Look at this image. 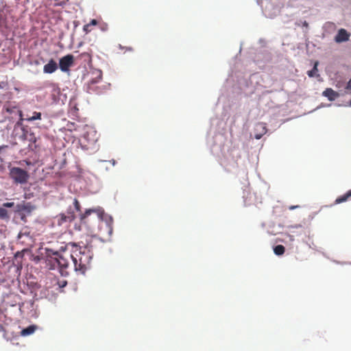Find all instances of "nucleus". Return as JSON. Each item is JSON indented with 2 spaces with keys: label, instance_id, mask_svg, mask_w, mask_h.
Here are the masks:
<instances>
[{
  "label": "nucleus",
  "instance_id": "nucleus-26",
  "mask_svg": "<svg viewBox=\"0 0 351 351\" xmlns=\"http://www.w3.org/2000/svg\"><path fill=\"white\" fill-rule=\"evenodd\" d=\"M94 210H90V208H86L84 213H80L79 214V217L81 223H85V219L89 217L92 213H93Z\"/></svg>",
  "mask_w": 351,
  "mask_h": 351
},
{
  "label": "nucleus",
  "instance_id": "nucleus-15",
  "mask_svg": "<svg viewBox=\"0 0 351 351\" xmlns=\"http://www.w3.org/2000/svg\"><path fill=\"white\" fill-rule=\"evenodd\" d=\"M31 293L33 295L32 297L34 300L38 301L43 298H48V295L50 294V291L48 289H45L40 290L39 293L36 291H31Z\"/></svg>",
  "mask_w": 351,
  "mask_h": 351
},
{
  "label": "nucleus",
  "instance_id": "nucleus-38",
  "mask_svg": "<svg viewBox=\"0 0 351 351\" xmlns=\"http://www.w3.org/2000/svg\"><path fill=\"white\" fill-rule=\"evenodd\" d=\"M332 103H328V104H326V103H321L318 106H317L315 109H313V110L310 111L308 113H311V112H313L319 109H321V108H329L330 106H332Z\"/></svg>",
  "mask_w": 351,
  "mask_h": 351
},
{
  "label": "nucleus",
  "instance_id": "nucleus-21",
  "mask_svg": "<svg viewBox=\"0 0 351 351\" xmlns=\"http://www.w3.org/2000/svg\"><path fill=\"white\" fill-rule=\"evenodd\" d=\"M36 302H37V301L34 300V298L32 297V299L29 300V301H27V302H23V303H19V307L20 311L21 312V307L23 306H24L25 304H27L26 308L28 310H30V309H32V308L34 309L36 308H38V305L35 304Z\"/></svg>",
  "mask_w": 351,
  "mask_h": 351
},
{
  "label": "nucleus",
  "instance_id": "nucleus-57",
  "mask_svg": "<svg viewBox=\"0 0 351 351\" xmlns=\"http://www.w3.org/2000/svg\"><path fill=\"white\" fill-rule=\"evenodd\" d=\"M45 66H58L57 63L55 60L51 59L47 64H46Z\"/></svg>",
  "mask_w": 351,
  "mask_h": 351
},
{
  "label": "nucleus",
  "instance_id": "nucleus-17",
  "mask_svg": "<svg viewBox=\"0 0 351 351\" xmlns=\"http://www.w3.org/2000/svg\"><path fill=\"white\" fill-rule=\"evenodd\" d=\"M53 261L57 264L58 267L61 269H66L69 266V263L66 258L62 255L61 256H58V258H53Z\"/></svg>",
  "mask_w": 351,
  "mask_h": 351
},
{
  "label": "nucleus",
  "instance_id": "nucleus-10",
  "mask_svg": "<svg viewBox=\"0 0 351 351\" xmlns=\"http://www.w3.org/2000/svg\"><path fill=\"white\" fill-rule=\"evenodd\" d=\"M19 128L21 134L19 136V139L23 143H26V139L29 136V134L32 133V130L28 126L23 124V119L17 121L14 125V130Z\"/></svg>",
  "mask_w": 351,
  "mask_h": 351
},
{
  "label": "nucleus",
  "instance_id": "nucleus-7",
  "mask_svg": "<svg viewBox=\"0 0 351 351\" xmlns=\"http://www.w3.org/2000/svg\"><path fill=\"white\" fill-rule=\"evenodd\" d=\"M271 133L270 130L267 128L266 123L263 122L256 123L254 128L253 133H251L250 136L254 137L256 140L261 139L263 135Z\"/></svg>",
  "mask_w": 351,
  "mask_h": 351
},
{
  "label": "nucleus",
  "instance_id": "nucleus-61",
  "mask_svg": "<svg viewBox=\"0 0 351 351\" xmlns=\"http://www.w3.org/2000/svg\"><path fill=\"white\" fill-rule=\"evenodd\" d=\"M13 89L17 92H20L21 90V87L19 86L16 84H13Z\"/></svg>",
  "mask_w": 351,
  "mask_h": 351
},
{
  "label": "nucleus",
  "instance_id": "nucleus-11",
  "mask_svg": "<svg viewBox=\"0 0 351 351\" xmlns=\"http://www.w3.org/2000/svg\"><path fill=\"white\" fill-rule=\"evenodd\" d=\"M52 94L51 97L53 99V101L55 104H60L61 102L62 104H64L67 99V96L66 94H63L61 93L60 88L56 84H52Z\"/></svg>",
  "mask_w": 351,
  "mask_h": 351
},
{
  "label": "nucleus",
  "instance_id": "nucleus-6",
  "mask_svg": "<svg viewBox=\"0 0 351 351\" xmlns=\"http://www.w3.org/2000/svg\"><path fill=\"white\" fill-rule=\"evenodd\" d=\"M29 136L26 139L27 146L21 149L19 152L22 155H27L29 153L37 155L40 151V145L38 143L40 138L39 136H36L34 132L29 133Z\"/></svg>",
  "mask_w": 351,
  "mask_h": 351
},
{
  "label": "nucleus",
  "instance_id": "nucleus-9",
  "mask_svg": "<svg viewBox=\"0 0 351 351\" xmlns=\"http://www.w3.org/2000/svg\"><path fill=\"white\" fill-rule=\"evenodd\" d=\"M94 254H88L86 252V255L84 257L81 256L79 258V261L80 262L81 269L79 270V273L83 276L86 275V273L88 270L91 269V262L93 258Z\"/></svg>",
  "mask_w": 351,
  "mask_h": 351
},
{
  "label": "nucleus",
  "instance_id": "nucleus-43",
  "mask_svg": "<svg viewBox=\"0 0 351 351\" xmlns=\"http://www.w3.org/2000/svg\"><path fill=\"white\" fill-rule=\"evenodd\" d=\"M68 285V282L66 280H62L58 282V287L60 289V292L63 291V289L66 287Z\"/></svg>",
  "mask_w": 351,
  "mask_h": 351
},
{
  "label": "nucleus",
  "instance_id": "nucleus-55",
  "mask_svg": "<svg viewBox=\"0 0 351 351\" xmlns=\"http://www.w3.org/2000/svg\"><path fill=\"white\" fill-rule=\"evenodd\" d=\"M27 71L30 72V73H32L33 74H38L40 72L39 69H38L37 67H34L33 69H28Z\"/></svg>",
  "mask_w": 351,
  "mask_h": 351
},
{
  "label": "nucleus",
  "instance_id": "nucleus-36",
  "mask_svg": "<svg viewBox=\"0 0 351 351\" xmlns=\"http://www.w3.org/2000/svg\"><path fill=\"white\" fill-rule=\"evenodd\" d=\"M17 108L16 106H4L3 107V109H2V112H6L8 114H13V113H15L16 110Z\"/></svg>",
  "mask_w": 351,
  "mask_h": 351
},
{
  "label": "nucleus",
  "instance_id": "nucleus-56",
  "mask_svg": "<svg viewBox=\"0 0 351 351\" xmlns=\"http://www.w3.org/2000/svg\"><path fill=\"white\" fill-rule=\"evenodd\" d=\"M334 262H335L336 264H339V265H351V261H350V262H346V261H334Z\"/></svg>",
  "mask_w": 351,
  "mask_h": 351
},
{
  "label": "nucleus",
  "instance_id": "nucleus-20",
  "mask_svg": "<svg viewBox=\"0 0 351 351\" xmlns=\"http://www.w3.org/2000/svg\"><path fill=\"white\" fill-rule=\"evenodd\" d=\"M45 252L46 254V256L49 257V258H51L53 261V258H52L53 256H56L55 258H58V256H62L59 252V250H55L53 248L51 247H45Z\"/></svg>",
  "mask_w": 351,
  "mask_h": 351
},
{
  "label": "nucleus",
  "instance_id": "nucleus-35",
  "mask_svg": "<svg viewBox=\"0 0 351 351\" xmlns=\"http://www.w3.org/2000/svg\"><path fill=\"white\" fill-rule=\"evenodd\" d=\"M348 198L346 195L345 193H343V195H341L339 196H338L335 202H334V204L337 205V204H342L343 202H346V201H348Z\"/></svg>",
  "mask_w": 351,
  "mask_h": 351
},
{
  "label": "nucleus",
  "instance_id": "nucleus-4",
  "mask_svg": "<svg viewBox=\"0 0 351 351\" xmlns=\"http://www.w3.org/2000/svg\"><path fill=\"white\" fill-rule=\"evenodd\" d=\"M84 70L88 73V75L90 73L93 75H95V77H91L88 81L87 84V92L90 93V91L95 92L96 94H100V89L106 90L110 88L111 84L108 83L106 85H103L101 86H95L93 87V85L99 83L102 80V71L96 67H83Z\"/></svg>",
  "mask_w": 351,
  "mask_h": 351
},
{
  "label": "nucleus",
  "instance_id": "nucleus-33",
  "mask_svg": "<svg viewBox=\"0 0 351 351\" xmlns=\"http://www.w3.org/2000/svg\"><path fill=\"white\" fill-rule=\"evenodd\" d=\"M90 208V210H94L93 213H95L97 215L98 219H99V215L101 217L106 213L104 208H102L99 206H96V207H91Z\"/></svg>",
  "mask_w": 351,
  "mask_h": 351
},
{
  "label": "nucleus",
  "instance_id": "nucleus-40",
  "mask_svg": "<svg viewBox=\"0 0 351 351\" xmlns=\"http://www.w3.org/2000/svg\"><path fill=\"white\" fill-rule=\"evenodd\" d=\"M73 204L74 206L73 210H75L77 212L81 211L82 206H81L80 202L78 201V199L77 198H74Z\"/></svg>",
  "mask_w": 351,
  "mask_h": 351
},
{
  "label": "nucleus",
  "instance_id": "nucleus-49",
  "mask_svg": "<svg viewBox=\"0 0 351 351\" xmlns=\"http://www.w3.org/2000/svg\"><path fill=\"white\" fill-rule=\"evenodd\" d=\"M57 293H54L50 291V294L48 295V300L49 301H53L55 300L57 298Z\"/></svg>",
  "mask_w": 351,
  "mask_h": 351
},
{
  "label": "nucleus",
  "instance_id": "nucleus-2",
  "mask_svg": "<svg viewBox=\"0 0 351 351\" xmlns=\"http://www.w3.org/2000/svg\"><path fill=\"white\" fill-rule=\"evenodd\" d=\"M210 128L206 134V145L210 153L218 158H223L227 165L232 168L238 166L237 161L241 158V151L238 147H229L226 143L225 136L219 131L213 128V125L218 124L217 118L210 119Z\"/></svg>",
  "mask_w": 351,
  "mask_h": 351
},
{
  "label": "nucleus",
  "instance_id": "nucleus-3",
  "mask_svg": "<svg viewBox=\"0 0 351 351\" xmlns=\"http://www.w3.org/2000/svg\"><path fill=\"white\" fill-rule=\"evenodd\" d=\"M10 202L11 205H13L12 206V212L14 217H19L23 222H27V217L31 216L37 208L35 204L26 200L12 199Z\"/></svg>",
  "mask_w": 351,
  "mask_h": 351
},
{
  "label": "nucleus",
  "instance_id": "nucleus-42",
  "mask_svg": "<svg viewBox=\"0 0 351 351\" xmlns=\"http://www.w3.org/2000/svg\"><path fill=\"white\" fill-rule=\"evenodd\" d=\"M82 244H83V241L80 242H74L71 241L67 243L68 246H71L73 250H77L79 247H81Z\"/></svg>",
  "mask_w": 351,
  "mask_h": 351
},
{
  "label": "nucleus",
  "instance_id": "nucleus-1",
  "mask_svg": "<svg viewBox=\"0 0 351 351\" xmlns=\"http://www.w3.org/2000/svg\"><path fill=\"white\" fill-rule=\"evenodd\" d=\"M245 67H230L218 97L217 105L221 104L222 119L228 120L231 117L233 121L236 116L241 113V98L244 88L254 87V78L256 73L243 71Z\"/></svg>",
  "mask_w": 351,
  "mask_h": 351
},
{
  "label": "nucleus",
  "instance_id": "nucleus-60",
  "mask_svg": "<svg viewBox=\"0 0 351 351\" xmlns=\"http://www.w3.org/2000/svg\"><path fill=\"white\" fill-rule=\"evenodd\" d=\"M288 228H302V224L297 223V224H294V225H291V226H289Z\"/></svg>",
  "mask_w": 351,
  "mask_h": 351
},
{
  "label": "nucleus",
  "instance_id": "nucleus-5",
  "mask_svg": "<svg viewBox=\"0 0 351 351\" xmlns=\"http://www.w3.org/2000/svg\"><path fill=\"white\" fill-rule=\"evenodd\" d=\"M8 169L9 178L16 185L26 184L30 178L29 173L22 167L9 165Z\"/></svg>",
  "mask_w": 351,
  "mask_h": 351
},
{
  "label": "nucleus",
  "instance_id": "nucleus-63",
  "mask_svg": "<svg viewBox=\"0 0 351 351\" xmlns=\"http://www.w3.org/2000/svg\"><path fill=\"white\" fill-rule=\"evenodd\" d=\"M60 274L62 277H66L69 276V272L67 271H60Z\"/></svg>",
  "mask_w": 351,
  "mask_h": 351
},
{
  "label": "nucleus",
  "instance_id": "nucleus-13",
  "mask_svg": "<svg viewBox=\"0 0 351 351\" xmlns=\"http://www.w3.org/2000/svg\"><path fill=\"white\" fill-rule=\"evenodd\" d=\"M280 114L279 112L276 113L274 112L271 114H270V118L269 119V123L272 128L273 130H276L278 128L282 123H285V121H282V119H280Z\"/></svg>",
  "mask_w": 351,
  "mask_h": 351
},
{
  "label": "nucleus",
  "instance_id": "nucleus-16",
  "mask_svg": "<svg viewBox=\"0 0 351 351\" xmlns=\"http://www.w3.org/2000/svg\"><path fill=\"white\" fill-rule=\"evenodd\" d=\"M350 34L347 32V31L344 29H341L339 30L337 36H335V40L337 43H341L348 40Z\"/></svg>",
  "mask_w": 351,
  "mask_h": 351
},
{
  "label": "nucleus",
  "instance_id": "nucleus-46",
  "mask_svg": "<svg viewBox=\"0 0 351 351\" xmlns=\"http://www.w3.org/2000/svg\"><path fill=\"white\" fill-rule=\"evenodd\" d=\"M10 85L7 82L0 81V90L5 89L8 90L10 89Z\"/></svg>",
  "mask_w": 351,
  "mask_h": 351
},
{
  "label": "nucleus",
  "instance_id": "nucleus-39",
  "mask_svg": "<svg viewBox=\"0 0 351 351\" xmlns=\"http://www.w3.org/2000/svg\"><path fill=\"white\" fill-rule=\"evenodd\" d=\"M80 58L83 59L84 61L87 62L88 64L91 63V56L88 53H84L80 55Z\"/></svg>",
  "mask_w": 351,
  "mask_h": 351
},
{
  "label": "nucleus",
  "instance_id": "nucleus-25",
  "mask_svg": "<svg viewBox=\"0 0 351 351\" xmlns=\"http://www.w3.org/2000/svg\"><path fill=\"white\" fill-rule=\"evenodd\" d=\"M75 211V210H73L71 206H68V208H66V217H68L69 222L73 221L76 219L77 215Z\"/></svg>",
  "mask_w": 351,
  "mask_h": 351
},
{
  "label": "nucleus",
  "instance_id": "nucleus-34",
  "mask_svg": "<svg viewBox=\"0 0 351 351\" xmlns=\"http://www.w3.org/2000/svg\"><path fill=\"white\" fill-rule=\"evenodd\" d=\"M40 315V311L38 308H36L34 309H30L28 312V316L33 319H37Z\"/></svg>",
  "mask_w": 351,
  "mask_h": 351
},
{
  "label": "nucleus",
  "instance_id": "nucleus-48",
  "mask_svg": "<svg viewBox=\"0 0 351 351\" xmlns=\"http://www.w3.org/2000/svg\"><path fill=\"white\" fill-rule=\"evenodd\" d=\"M16 111L17 115L19 116V120L18 121H21V119H23V121H25V118L23 117V111L21 109H19L18 108H17Z\"/></svg>",
  "mask_w": 351,
  "mask_h": 351
},
{
  "label": "nucleus",
  "instance_id": "nucleus-28",
  "mask_svg": "<svg viewBox=\"0 0 351 351\" xmlns=\"http://www.w3.org/2000/svg\"><path fill=\"white\" fill-rule=\"evenodd\" d=\"M92 242V239H86V243L82 244V248L85 250L88 254H93V245Z\"/></svg>",
  "mask_w": 351,
  "mask_h": 351
},
{
  "label": "nucleus",
  "instance_id": "nucleus-47",
  "mask_svg": "<svg viewBox=\"0 0 351 351\" xmlns=\"http://www.w3.org/2000/svg\"><path fill=\"white\" fill-rule=\"evenodd\" d=\"M23 197L25 199L24 200L29 199L34 197V193L33 192H29V193L25 192L23 194Z\"/></svg>",
  "mask_w": 351,
  "mask_h": 351
},
{
  "label": "nucleus",
  "instance_id": "nucleus-14",
  "mask_svg": "<svg viewBox=\"0 0 351 351\" xmlns=\"http://www.w3.org/2000/svg\"><path fill=\"white\" fill-rule=\"evenodd\" d=\"M39 328V326L36 324H31L25 327L21 328L19 332V336L26 337L32 335L36 330Z\"/></svg>",
  "mask_w": 351,
  "mask_h": 351
},
{
  "label": "nucleus",
  "instance_id": "nucleus-44",
  "mask_svg": "<svg viewBox=\"0 0 351 351\" xmlns=\"http://www.w3.org/2000/svg\"><path fill=\"white\" fill-rule=\"evenodd\" d=\"M23 237L31 238L30 232H22L21 231H20L17 234L16 239L20 240Z\"/></svg>",
  "mask_w": 351,
  "mask_h": 351
},
{
  "label": "nucleus",
  "instance_id": "nucleus-22",
  "mask_svg": "<svg viewBox=\"0 0 351 351\" xmlns=\"http://www.w3.org/2000/svg\"><path fill=\"white\" fill-rule=\"evenodd\" d=\"M274 254L277 256H282L285 252V247L280 244L274 245L272 246Z\"/></svg>",
  "mask_w": 351,
  "mask_h": 351
},
{
  "label": "nucleus",
  "instance_id": "nucleus-31",
  "mask_svg": "<svg viewBox=\"0 0 351 351\" xmlns=\"http://www.w3.org/2000/svg\"><path fill=\"white\" fill-rule=\"evenodd\" d=\"M250 195V193L249 192V190H247L245 189H243V199L245 206H247V205L251 204V197H252Z\"/></svg>",
  "mask_w": 351,
  "mask_h": 351
},
{
  "label": "nucleus",
  "instance_id": "nucleus-18",
  "mask_svg": "<svg viewBox=\"0 0 351 351\" xmlns=\"http://www.w3.org/2000/svg\"><path fill=\"white\" fill-rule=\"evenodd\" d=\"M99 220L104 222L106 223V227L113 226L114 218L111 215L107 213H105L104 215H102L101 217L99 215Z\"/></svg>",
  "mask_w": 351,
  "mask_h": 351
},
{
  "label": "nucleus",
  "instance_id": "nucleus-30",
  "mask_svg": "<svg viewBox=\"0 0 351 351\" xmlns=\"http://www.w3.org/2000/svg\"><path fill=\"white\" fill-rule=\"evenodd\" d=\"M27 248H23L21 250L16 251L14 253L13 258L15 260H23L25 257V254L27 252Z\"/></svg>",
  "mask_w": 351,
  "mask_h": 351
},
{
  "label": "nucleus",
  "instance_id": "nucleus-62",
  "mask_svg": "<svg viewBox=\"0 0 351 351\" xmlns=\"http://www.w3.org/2000/svg\"><path fill=\"white\" fill-rule=\"evenodd\" d=\"M29 285L31 286V287L34 288V289H38L40 288V285H38L37 283L36 282H31L29 284Z\"/></svg>",
  "mask_w": 351,
  "mask_h": 351
},
{
  "label": "nucleus",
  "instance_id": "nucleus-51",
  "mask_svg": "<svg viewBox=\"0 0 351 351\" xmlns=\"http://www.w3.org/2000/svg\"><path fill=\"white\" fill-rule=\"evenodd\" d=\"M83 29L86 34H88L92 30L91 26L88 23L84 25Z\"/></svg>",
  "mask_w": 351,
  "mask_h": 351
},
{
  "label": "nucleus",
  "instance_id": "nucleus-58",
  "mask_svg": "<svg viewBox=\"0 0 351 351\" xmlns=\"http://www.w3.org/2000/svg\"><path fill=\"white\" fill-rule=\"evenodd\" d=\"M82 223H80V224H77V223H75L74 224V229L75 230H77V231H81L82 230Z\"/></svg>",
  "mask_w": 351,
  "mask_h": 351
},
{
  "label": "nucleus",
  "instance_id": "nucleus-29",
  "mask_svg": "<svg viewBox=\"0 0 351 351\" xmlns=\"http://www.w3.org/2000/svg\"><path fill=\"white\" fill-rule=\"evenodd\" d=\"M2 336L7 341H12L14 339H16L18 337V335L13 331L9 332L8 330H5V332H2Z\"/></svg>",
  "mask_w": 351,
  "mask_h": 351
},
{
  "label": "nucleus",
  "instance_id": "nucleus-24",
  "mask_svg": "<svg viewBox=\"0 0 351 351\" xmlns=\"http://www.w3.org/2000/svg\"><path fill=\"white\" fill-rule=\"evenodd\" d=\"M42 113L40 112L34 111L32 116H27L25 119L26 121L32 122L37 120H40Z\"/></svg>",
  "mask_w": 351,
  "mask_h": 351
},
{
  "label": "nucleus",
  "instance_id": "nucleus-23",
  "mask_svg": "<svg viewBox=\"0 0 351 351\" xmlns=\"http://www.w3.org/2000/svg\"><path fill=\"white\" fill-rule=\"evenodd\" d=\"M307 75L310 78H317L319 81L321 78L318 67H311V69L307 71L306 72Z\"/></svg>",
  "mask_w": 351,
  "mask_h": 351
},
{
  "label": "nucleus",
  "instance_id": "nucleus-19",
  "mask_svg": "<svg viewBox=\"0 0 351 351\" xmlns=\"http://www.w3.org/2000/svg\"><path fill=\"white\" fill-rule=\"evenodd\" d=\"M74 57L71 54H68L60 60L58 66H71L73 63Z\"/></svg>",
  "mask_w": 351,
  "mask_h": 351
},
{
  "label": "nucleus",
  "instance_id": "nucleus-50",
  "mask_svg": "<svg viewBox=\"0 0 351 351\" xmlns=\"http://www.w3.org/2000/svg\"><path fill=\"white\" fill-rule=\"evenodd\" d=\"M71 67H58V69H60L63 73H66L68 75L70 74V69Z\"/></svg>",
  "mask_w": 351,
  "mask_h": 351
},
{
  "label": "nucleus",
  "instance_id": "nucleus-12",
  "mask_svg": "<svg viewBox=\"0 0 351 351\" xmlns=\"http://www.w3.org/2000/svg\"><path fill=\"white\" fill-rule=\"evenodd\" d=\"M322 96L327 98L330 101H335L340 97V93L330 87L326 88L322 93Z\"/></svg>",
  "mask_w": 351,
  "mask_h": 351
},
{
  "label": "nucleus",
  "instance_id": "nucleus-64",
  "mask_svg": "<svg viewBox=\"0 0 351 351\" xmlns=\"http://www.w3.org/2000/svg\"><path fill=\"white\" fill-rule=\"evenodd\" d=\"M346 197L348 199H349L350 197H351V189L347 191L346 193H345Z\"/></svg>",
  "mask_w": 351,
  "mask_h": 351
},
{
  "label": "nucleus",
  "instance_id": "nucleus-45",
  "mask_svg": "<svg viewBox=\"0 0 351 351\" xmlns=\"http://www.w3.org/2000/svg\"><path fill=\"white\" fill-rule=\"evenodd\" d=\"M90 237L92 239H96L99 240L100 242L104 243H106L107 241H111L110 239H109L108 240H106L104 238L99 237L98 234H91Z\"/></svg>",
  "mask_w": 351,
  "mask_h": 351
},
{
  "label": "nucleus",
  "instance_id": "nucleus-27",
  "mask_svg": "<svg viewBox=\"0 0 351 351\" xmlns=\"http://www.w3.org/2000/svg\"><path fill=\"white\" fill-rule=\"evenodd\" d=\"M77 256H76L75 254L72 251L71 254V259L74 265V271L77 273H79L78 269H81V266H80V262L79 261V259H77Z\"/></svg>",
  "mask_w": 351,
  "mask_h": 351
},
{
  "label": "nucleus",
  "instance_id": "nucleus-53",
  "mask_svg": "<svg viewBox=\"0 0 351 351\" xmlns=\"http://www.w3.org/2000/svg\"><path fill=\"white\" fill-rule=\"evenodd\" d=\"M346 89L347 90L350 91V93L351 94V77L349 79V80L347 82L346 85Z\"/></svg>",
  "mask_w": 351,
  "mask_h": 351
},
{
  "label": "nucleus",
  "instance_id": "nucleus-52",
  "mask_svg": "<svg viewBox=\"0 0 351 351\" xmlns=\"http://www.w3.org/2000/svg\"><path fill=\"white\" fill-rule=\"evenodd\" d=\"M68 250V245L66 244L65 245H63V246H61L60 248H59V252L60 253L62 254V253L66 252Z\"/></svg>",
  "mask_w": 351,
  "mask_h": 351
},
{
  "label": "nucleus",
  "instance_id": "nucleus-41",
  "mask_svg": "<svg viewBox=\"0 0 351 351\" xmlns=\"http://www.w3.org/2000/svg\"><path fill=\"white\" fill-rule=\"evenodd\" d=\"M58 69V67H43V73L51 74L56 72Z\"/></svg>",
  "mask_w": 351,
  "mask_h": 351
},
{
  "label": "nucleus",
  "instance_id": "nucleus-32",
  "mask_svg": "<svg viewBox=\"0 0 351 351\" xmlns=\"http://www.w3.org/2000/svg\"><path fill=\"white\" fill-rule=\"evenodd\" d=\"M58 225L61 226L64 223L69 221L68 217L65 213H60L58 216Z\"/></svg>",
  "mask_w": 351,
  "mask_h": 351
},
{
  "label": "nucleus",
  "instance_id": "nucleus-37",
  "mask_svg": "<svg viewBox=\"0 0 351 351\" xmlns=\"http://www.w3.org/2000/svg\"><path fill=\"white\" fill-rule=\"evenodd\" d=\"M72 251L76 256H81L84 257L86 255V251L84 250L82 246L79 247L77 250H73Z\"/></svg>",
  "mask_w": 351,
  "mask_h": 351
},
{
  "label": "nucleus",
  "instance_id": "nucleus-54",
  "mask_svg": "<svg viewBox=\"0 0 351 351\" xmlns=\"http://www.w3.org/2000/svg\"><path fill=\"white\" fill-rule=\"evenodd\" d=\"M335 105L337 107L341 106H349L351 107V99L348 101L346 104H335Z\"/></svg>",
  "mask_w": 351,
  "mask_h": 351
},
{
  "label": "nucleus",
  "instance_id": "nucleus-8",
  "mask_svg": "<svg viewBox=\"0 0 351 351\" xmlns=\"http://www.w3.org/2000/svg\"><path fill=\"white\" fill-rule=\"evenodd\" d=\"M11 202L7 201L0 204V220L8 222L11 219L12 212Z\"/></svg>",
  "mask_w": 351,
  "mask_h": 351
},
{
  "label": "nucleus",
  "instance_id": "nucleus-59",
  "mask_svg": "<svg viewBox=\"0 0 351 351\" xmlns=\"http://www.w3.org/2000/svg\"><path fill=\"white\" fill-rule=\"evenodd\" d=\"M108 230V234L111 237L113 234V226H110L109 227H107Z\"/></svg>",
  "mask_w": 351,
  "mask_h": 351
}]
</instances>
